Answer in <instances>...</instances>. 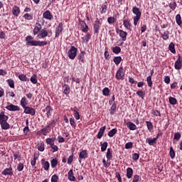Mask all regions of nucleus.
Instances as JSON below:
<instances>
[{"label":"nucleus","mask_w":182,"mask_h":182,"mask_svg":"<svg viewBox=\"0 0 182 182\" xmlns=\"http://www.w3.org/2000/svg\"><path fill=\"white\" fill-rule=\"evenodd\" d=\"M116 32H117V33L119 34V36H120V38L122 39V41L124 42H125V41H127V32H126V31H124L122 29H119V28H117Z\"/></svg>","instance_id":"nucleus-9"},{"label":"nucleus","mask_w":182,"mask_h":182,"mask_svg":"<svg viewBox=\"0 0 182 182\" xmlns=\"http://www.w3.org/2000/svg\"><path fill=\"white\" fill-rule=\"evenodd\" d=\"M117 109V105H116V103L114 102L109 109V113L111 115L114 114V113H116V110Z\"/></svg>","instance_id":"nucleus-35"},{"label":"nucleus","mask_w":182,"mask_h":182,"mask_svg":"<svg viewBox=\"0 0 182 182\" xmlns=\"http://www.w3.org/2000/svg\"><path fill=\"white\" fill-rule=\"evenodd\" d=\"M132 13L136 15V16L134 17V25L136 26L141 17V11H140V9L137 8V6H134L132 9Z\"/></svg>","instance_id":"nucleus-2"},{"label":"nucleus","mask_w":182,"mask_h":182,"mask_svg":"<svg viewBox=\"0 0 182 182\" xmlns=\"http://www.w3.org/2000/svg\"><path fill=\"white\" fill-rule=\"evenodd\" d=\"M151 114H154V116H156V117L161 116V113H160V111H159L157 109H152Z\"/></svg>","instance_id":"nucleus-58"},{"label":"nucleus","mask_w":182,"mask_h":182,"mask_svg":"<svg viewBox=\"0 0 182 182\" xmlns=\"http://www.w3.org/2000/svg\"><path fill=\"white\" fill-rule=\"evenodd\" d=\"M168 100H169L170 105H172L173 106H174L175 105H177V99L173 97H169Z\"/></svg>","instance_id":"nucleus-47"},{"label":"nucleus","mask_w":182,"mask_h":182,"mask_svg":"<svg viewBox=\"0 0 182 182\" xmlns=\"http://www.w3.org/2000/svg\"><path fill=\"white\" fill-rule=\"evenodd\" d=\"M50 132H52V129L48 125H47L44 128L36 132V135L42 136V134H43V136H48V134H49V133H50Z\"/></svg>","instance_id":"nucleus-4"},{"label":"nucleus","mask_w":182,"mask_h":182,"mask_svg":"<svg viewBox=\"0 0 182 182\" xmlns=\"http://www.w3.org/2000/svg\"><path fill=\"white\" fill-rule=\"evenodd\" d=\"M168 50H170L171 53L176 54V45L174 44V43H170L168 46Z\"/></svg>","instance_id":"nucleus-34"},{"label":"nucleus","mask_w":182,"mask_h":182,"mask_svg":"<svg viewBox=\"0 0 182 182\" xmlns=\"http://www.w3.org/2000/svg\"><path fill=\"white\" fill-rule=\"evenodd\" d=\"M136 95H137V96H139V97H141V99H144V96L146 95V92L143 90H138L136 92Z\"/></svg>","instance_id":"nucleus-50"},{"label":"nucleus","mask_w":182,"mask_h":182,"mask_svg":"<svg viewBox=\"0 0 182 182\" xmlns=\"http://www.w3.org/2000/svg\"><path fill=\"white\" fill-rule=\"evenodd\" d=\"M105 130L106 126H104L100 129V131L97 135V139H102V137H103V134H105Z\"/></svg>","instance_id":"nucleus-26"},{"label":"nucleus","mask_w":182,"mask_h":182,"mask_svg":"<svg viewBox=\"0 0 182 182\" xmlns=\"http://www.w3.org/2000/svg\"><path fill=\"white\" fill-rule=\"evenodd\" d=\"M1 174L3 176H14V171L12 170V167L5 168L2 172Z\"/></svg>","instance_id":"nucleus-18"},{"label":"nucleus","mask_w":182,"mask_h":182,"mask_svg":"<svg viewBox=\"0 0 182 182\" xmlns=\"http://www.w3.org/2000/svg\"><path fill=\"white\" fill-rule=\"evenodd\" d=\"M75 152V150H72V154L68 157V164H72L73 161V153Z\"/></svg>","instance_id":"nucleus-55"},{"label":"nucleus","mask_w":182,"mask_h":182,"mask_svg":"<svg viewBox=\"0 0 182 182\" xmlns=\"http://www.w3.org/2000/svg\"><path fill=\"white\" fill-rule=\"evenodd\" d=\"M115 77L117 80H123L124 79V73H123V66H121L115 75Z\"/></svg>","instance_id":"nucleus-7"},{"label":"nucleus","mask_w":182,"mask_h":182,"mask_svg":"<svg viewBox=\"0 0 182 182\" xmlns=\"http://www.w3.org/2000/svg\"><path fill=\"white\" fill-rule=\"evenodd\" d=\"M174 68L176 70H180L182 68V61L180 59H177V60L175 62Z\"/></svg>","instance_id":"nucleus-28"},{"label":"nucleus","mask_w":182,"mask_h":182,"mask_svg":"<svg viewBox=\"0 0 182 182\" xmlns=\"http://www.w3.org/2000/svg\"><path fill=\"white\" fill-rule=\"evenodd\" d=\"M6 109L9 110V112H19L21 110V108L18 105H14V104L7 105Z\"/></svg>","instance_id":"nucleus-13"},{"label":"nucleus","mask_w":182,"mask_h":182,"mask_svg":"<svg viewBox=\"0 0 182 182\" xmlns=\"http://www.w3.org/2000/svg\"><path fill=\"white\" fill-rule=\"evenodd\" d=\"M30 80L31 83H33V85H36L38 83V79H37L36 75L33 74L31 77Z\"/></svg>","instance_id":"nucleus-44"},{"label":"nucleus","mask_w":182,"mask_h":182,"mask_svg":"<svg viewBox=\"0 0 182 182\" xmlns=\"http://www.w3.org/2000/svg\"><path fill=\"white\" fill-rule=\"evenodd\" d=\"M42 31V24L41 23H36L33 31V35H39Z\"/></svg>","instance_id":"nucleus-14"},{"label":"nucleus","mask_w":182,"mask_h":182,"mask_svg":"<svg viewBox=\"0 0 182 182\" xmlns=\"http://www.w3.org/2000/svg\"><path fill=\"white\" fill-rule=\"evenodd\" d=\"M79 23L80 25L82 26V31L86 33V32H87L89 31V26H87V24L86 23V22H85V21L79 18L78 19Z\"/></svg>","instance_id":"nucleus-12"},{"label":"nucleus","mask_w":182,"mask_h":182,"mask_svg":"<svg viewBox=\"0 0 182 182\" xmlns=\"http://www.w3.org/2000/svg\"><path fill=\"white\" fill-rule=\"evenodd\" d=\"M20 105H21V107H23V109H24V107L28 106V102L26 101V97H23L21 98V100L20 101Z\"/></svg>","instance_id":"nucleus-38"},{"label":"nucleus","mask_w":182,"mask_h":182,"mask_svg":"<svg viewBox=\"0 0 182 182\" xmlns=\"http://www.w3.org/2000/svg\"><path fill=\"white\" fill-rule=\"evenodd\" d=\"M9 117L8 115L5 114V112L2 111L0 112V123H4V122H8Z\"/></svg>","instance_id":"nucleus-21"},{"label":"nucleus","mask_w":182,"mask_h":182,"mask_svg":"<svg viewBox=\"0 0 182 182\" xmlns=\"http://www.w3.org/2000/svg\"><path fill=\"white\" fill-rule=\"evenodd\" d=\"M122 59L121 56H117L113 58V62L115 63L117 66H119L120 65V63L122 62Z\"/></svg>","instance_id":"nucleus-37"},{"label":"nucleus","mask_w":182,"mask_h":182,"mask_svg":"<svg viewBox=\"0 0 182 182\" xmlns=\"http://www.w3.org/2000/svg\"><path fill=\"white\" fill-rule=\"evenodd\" d=\"M6 82L8 83L9 87L11 89H15V82L12 79H9L6 80Z\"/></svg>","instance_id":"nucleus-41"},{"label":"nucleus","mask_w":182,"mask_h":182,"mask_svg":"<svg viewBox=\"0 0 182 182\" xmlns=\"http://www.w3.org/2000/svg\"><path fill=\"white\" fill-rule=\"evenodd\" d=\"M100 144H101V151H106V149H107V146H108L107 141H105L104 143L100 142Z\"/></svg>","instance_id":"nucleus-46"},{"label":"nucleus","mask_w":182,"mask_h":182,"mask_svg":"<svg viewBox=\"0 0 182 182\" xmlns=\"http://www.w3.org/2000/svg\"><path fill=\"white\" fill-rule=\"evenodd\" d=\"M180 139H181V134H180V132H176L174 134L173 140H177V141H178Z\"/></svg>","instance_id":"nucleus-59"},{"label":"nucleus","mask_w":182,"mask_h":182,"mask_svg":"<svg viewBox=\"0 0 182 182\" xmlns=\"http://www.w3.org/2000/svg\"><path fill=\"white\" fill-rule=\"evenodd\" d=\"M116 133H117V129H112V130H110L108 132V136L109 137H113V136H114V134H116Z\"/></svg>","instance_id":"nucleus-51"},{"label":"nucleus","mask_w":182,"mask_h":182,"mask_svg":"<svg viewBox=\"0 0 182 182\" xmlns=\"http://www.w3.org/2000/svg\"><path fill=\"white\" fill-rule=\"evenodd\" d=\"M132 147H133V142L132 141L127 142L125 144V149H132Z\"/></svg>","instance_id":"nucleus-64"},{"label":"nucleus","mask_w":182,"mask_h":182,"mask_svg":"<svg viewBox=\"0 0 182 182\" xmlns=\"http://www.w3.org/2000/svg\"><path fill=\"white\" fill-rule=\"evenodd\" d=\"M50 164L52 168H55L58 166V159H53L50 161Z\"/></svg>","instance_id":"nucleus-53"},{"label":"nucleus","mask_w":182,"mask_h":182,"mask_svg":"<svg viewBox=\"0 0 182 182\" xmlns=\"http://www.w3.org/2000/svg\"><path fill=\"white\" fill-rule=\"evenodd\" d=\"M43 18H44V19H46L47 21H52V19H53V15L52 14L50 11L46 10L43 14Z\"/></svg>","instance_id":"nucleus-11"},{"label":"nucleus","mask_w":182,"mask_h":182,"mask_svg":"<svg viewBox=\"0 0 182 182\" xmlns=\"http://www.w3.org/2000/svg\"><path fill=\"white\" fill-rule=\"evenodd\" d=\"M87 159V150H82L79 154V162L81 163V160Z\"/></svg>","instance_id":"nucleus-15"},{"label":"nucleus","mask_w":182,"mask_h":182,"mask_svg":"<svg viewBox=\"0 0 182 182\" xmlns=\"http://www.w3.org/2000/svg\"><path fill=\"white\" fill-rule=\"evenodd\" d=\"M18 77L21 82H29V78L25 74H20Z\"/></svg>","instance_id":"nucleus-30"},{"label":"nucleus","mask_w":182,"mask_h":182,"mask_svg":"<svg viewBox=\"0 0 182 182\" xmlns=\"http://www.w3.org/2000/svg\"><path fill=\"white\" fill-rule=\"evenodd\" d=\"M127 127L128 129H129V130H136L137 129V126H136V124L132 122H128L127 123Z\"/></svg>","instance_id":"nucleus-31"},{"label":"nucleus","mask_w":182,"mask_h":182,"mask_svg":"<svg viewBox=\"0 0 182 182\" xmlns=\"http://www.w3.org/2000/svg\"><path fill=\"white\" fill-rule=\"evenodd\" d=\"M127 178H132L133 177V168L130 167L127 168Z\"/></svg>","instance_id":"nucleus-39"},{"label":"nucleus","mask_w":182,"mask_h":182,"mask_svg":"<svg viewBox=\"0 0 182 182\" xmlns=\"http://www.w3.org/2000/svg\"><path fill=\"white\" fill-rule=\"evenodd\" d=\"M41 164L43 166V168H44L46 171H48L49 170V168L50 167V164H49V161H46V159H41Z\"/></svg>","instance_id":"nucleus-17"},{"label":"nucleus","mask_w":182,"mask_h":182,"mask_svg":"<svg viewBox=\"0 0 182 182\" xmlns=\"http://www.w3.org/2000/svg\"><path fill=\"white\" fill-rule=\"evenodd\" d=\"M146 124L149 132H151L153 130V123L150 121H146Z\"/></svg>","instance_id":"nucleus-49"},{"label":"nucleus","mask_w":182,"mask_h":182,"mask_svg":"<svg viewBox=\"0 0 182 182\" xmlns=\"http://www.w3.org/2000/svg\"><path fill=\"white\" fill-rule=\"evenodd\" d=\"M112 52L113 53H115V55H119V53L122 52V48L119 46H115L112 48Z\"/></svg>","instance_id":"nucleus-42"},{"label":"nucleus","mask_w":182,"mask_h":182,"mask_svg":"<svg viewBox=\"0 0 182 182\" xmlns=\"http://www.w3.org/2000/svg\"><path fill=\"white\" fill-rule=\"evenodd\" d=\"M56 122H58V119H53L51 122L48 124V126H49V127L51 129H53V127L56 126Z\"/></svg>","instance_id":"nucleus-60"},{"label":"nucleus","mask_w":182,"mask_h":182,"mask_svg":"<svg viewBox=\"0 0 182 182\" xmlns=\"http://www.w3.org/2000/svg\"><path fill=\"white\" fill-rule=\"evenodd\" d=\"M102 95L104 96H109V95H110V90H109V87H105L102 90Z\"/></svg>","instance_id":"nucleus-52"},{"label":"nucleus","mask_w":182,"mask_h":182,"mask_svg":"<svg viewBox=\"0 0 182 182\" xmlns=\"http://www.w3.org/2000/svg\"><path fill=\"white\" fill-rule=\"evenodd\" d=\"M26 41L28 46H46L48 45V41H33L32 36H26Z\"/></svg>","instance_id":"nucleus-1"},{"label":"nucleus","mask_w":182,"mask_h":182,"mask_svg":"<svg viewBox=\"0 0 182 182\" xmlns=\"http://www.w3.org/2000/svg\"><path fill=\"white\" fill-rule=\"evenodd\" d=\"M86 54V52L85 51H80V54L77 55V59L80 60L82 63H85V55Z\"/></svg>","instance_id":"nucleus-25"},{"label":"nucleus","mask_w":182,"mask_h":182,"mask_svg":"<svg viewBox=\"0 0 182 182\" xmlns=\"http://www.w3.org/2000/svg\"><path fill=\"white\" fill-rule=\"evenodd\" d=\"M77 55V48L72 46L68 52V55L70 59L73 60Z\"/></svg>","instance_id":"nucleus-5"},{"label":"nucleus","mask_w":182,"mask_h":182,"mask_svg":"<svg viewBox=\"0 0 182 182\" xmlns=\"http://www.w3.org/2000/svg\"><path fill=\"white\" fill-rule=\"evenodd\" d=\"M161 37L164 39V41H167L170 38V31H164L163 33H161Z\"/></svg>","instance_id":"nucleus-22"},{"label":"nucleus","mask_w":182,"mask_h":182,"mask_svg":"<svg viewBox=\"0 0 182 182\" xmlns=\"http://www.w3.org/2000/svg\"><path fill=\"white\" fill-rule=\"evenodd\" d=\"M151 76H148L146 77V82L148 84L149 87H151V86H153V81H151Z\"/></svg>","instance_id":"nucleus-57"},{"label":"nucleus","mask_w":182,"mask_h":182,"mask_svg":"<svg viewBox=\"0 0 182 182\" xmlns=\"http://www.w3.org/2000/svg\"><path fill=\"white\" fill-rule=\"evenodd\" d=\"M169 156L171 159H174V157H176V151H174V149H173V146L170 147Z\"/></svg>","instance_id":"nucleus-48"},{"label":"nucleus","mask_w":182,"mask_h":182,"mask_svg":"<svg viewBox=\"0 0 182 182\" xmlns=\"http://www.w3.org/2000/svg\"><path fill=\"white\" fill-rule=\"evenodd\" d=\"M26 21H32L33 19V14H30L29 13H26L23 16Z\"/></svg>","instance_id":"nucleus-40"},{"label":"nucleus","mask_w":182,"mask_h":182,"mask_svg":"<svg viewBox=\"0 0 182 182\" xmlns=\"http://www.w3.org/2000/svg\"><path fill=\"white\" fill-rule=\"evenodd\" d=\"M107 5H109L107 4V1L104 2L101 5V8H100V14H101V15H103V14H106V12H107Z\"/></svg>","instance_id":"nucleus-19"},{"label":"nucleus","mask_w":182,"mask_h":182,"mask_svg":"<svg viewBox=\"0 0 182 182\" xmlns=\"http://www.w3.org/2000/svg\"><path fill=\"white\" fill-rule=\"evenodd\" d=\"M147 143L149 144V146H154V144H156V143H157V137H154L153 139H146Z\"/></svg>","instance_id":"nucleus-33"},{"label":"nucleus","mask_w":182,"mask_h":182,"mask_svg":"<svg viewBox=\"0 0 182 182\" xmlns=\"http://www.w3.org/2000/svg\"><path fill=\"white\" fill-rule=\"evenodd\" d=\"M100 28H102V21L99 18H97L94 23V33L99 35V31H100Z\"/></svg>","instance_id":"nucleus-6"},{"label":"nucleus","mask_w":182,"mask_h":182,"mask_svg":"<svg viewBox=\"0 0 182 182\" xmlns=\"http://www.w3.org/2000/svg\"><path fill=\"white\" fill-rule=\"evenodd\" d=\"M70 124L73 127L74 129L76 128V122H75V119L73 118H70Z\"/></svg>","instance_id":"nucleus-62"},{"label":"nucleus","mask_w":182,"mask_h":182,"mask_svg":"<svg viewBox=\"0 0 182 182\" xmlns=\"http://www.w3.org/2000/svg\"><path fill=\"white\" fill-rule=\"evenodd\" d=\"M169 7L171 9H172V11H175L176 8H177V3L176 1L171 3L169 4Z\"/></svg>","instance_id":"nucleus-63"},{"label":"nucleus","mask_w":182,"mask_h":182,"mask_svg":"<svg viewBox=\"0 0 182 182\" xmlns=\"http://www.w3.org/2000/svg\"><path fill=\"white\" fill-rule=\"evenodd\" d=\"M68 178L70 181H75L76 178L73 175V169H70L68 173Z\"/></svg>","instance_id":"nucleus-24"},{"label":"nucleus","mask_w":182,"mask_h":182,"mask_svg":"<svg viewBox=\"0 0 182 182\" xmlns=\"http://www.w3.org/2000/svg\"><path fill=\"white\" fill-rule=\"evenodd\" d=\"M106 157H107V160H112V159L113 158V154H112V149H110V148L107 149Z\"/></svg>","instance_id":"nucleus-36"},{"label":"nucleus","mask_w":182,"mask_h":182,"mask_svg":"<svg viewBox=\"0 0 182 182\" xmlns=\"http://www.w3.org/2000/svg\"><path fill=\"white\" fill-rule=\"evenodd\" d=\"M46 36H48V38H50V36H52L51 29H48V30L46 28L41 29V31H40V33L37 35V37L39 39H45Z\"/></svg>","instance_id":"nucleus-3"},{"label":"nucleus","mask_w":182,"mask_h":182,"mask_svg":"<svg viewBox=\"0 0 182 182\" xmlns=\"http://www.w3.org/2000/svg\"><path fill=\"white\" fill-rule=\"evenodd\" d=\"M123 25L124 28L127 29V31H132V24L130 23L129 21L123 20Z\"/></svg>","instance_id":"nucleus-29"},{"label":"nucleus","mask_w":182,"mask_h":182,"mask_svg":"<svg viewBox=\"0 0 182 182\" xmlns=\"http://www.w3.org/2000/svg\"><path fill=\"white\" fill-rule=\"evenodd\" d=\"M63 31V23H59L55 31V38H59L60 33Z\"/></svg>","instance_id":"nucleus-10"},{"label":"nucleus","mask_w":182,"mask_h":182,"mask_svg":"<svg viewBox=\"0 0 182 182\" xmlns=\"http://www.w3.org/2000/svg\"><path fill=\"white\" fill-rule=\"evenodd\" d=\"M63 87L64 88V95H66L67 97L69 96V94L70 93V86H69L68 84H64Z\"/></svg>","instance_id":"nucleus-23"},{"label":"nucleus","mask_w":182,"mask_h":182,"mask_svg":"<svg viewBox=\"0 0 182 182\" xmlns=\"http://www.w3.org/2000/svg\"><path fill=\"white\" fill-rule=\"evenodd\" d=\"M92 38V35L90 33H87L84 37L82 38V42L84 43H89V41H90V38Z\"/></svg>","instance_id":"nucleus-32"},{"label":"nucleus","mask_w":182,"mask_h":182,"mask_svg":"<svg viewBox=\"0 0 182 182\" xmlns=\"http://www.w3.org/2000/svg\"><path fill=\"white\" fill-rule=\"evenodd\" d=\"M55 138H47L46 139V143H47L50 146H52V144H55Z\"/></svg>","instance_id":"nucleus-45"},{"label":"nucleus","mask_w":182,"mask_h":182,"mask_svg":"<svg viewBox=\"0 0 182 182\" xmlns=\"http://www.w3.org/2000/svg\"><path fill=\"white\" fill-rule=\"evenodd\" d=\"M176 21L177 25H178L179 26H181L182 21H181V16L180 14H177L176 16Z\"/></svg>","instance_id":"nucleus-43"},{"label":"nucleus","mask_w":182,"mask_h":182,"mask_svg":"<svg viewBox=\"0 0 182 182\" xmlns=\"http://www.w3.org/2000/svg\"><path fill=\"white\" fill-rule=\"evenodd\" d=\"M107 22L109 23V25H113V23H116V18H114V17L110 16L107 18Z\"/></svg>","instance_id":"nucleus-56"},{"label":"nucleus","mask_w":182,"mask_h":182,"mask_svg":"<svg viewBox=\"0 0 182 182\" xmlns=\"http://www.w3.org/2000/svg\"><path fill=\"white\" fill-rule=\"evenodd\" d=\"M38 150H39V151H45V144L43 142H41L38 144Z\"/></svg>","instance_id":"nucleus-54"},{"label":"nucleus","mask_w":182,"mask_h":182,"mask_svg":"<svg viewBox=\"0 0 182 182\" xmlns=\"http://www.w3.org/2000/svg\"><path fill=\"white\" fill-rule=\"evenodd\" d=\"M0 124L2 130H9V129H11V125L6 121L0 123Z\"/></svg>","instance_id":"nucleus-27"},{"label":"nucleus","mask_w":182,"mask_h":182,"mask_svg":"<svg viewBox=\"0 0 182 182\" xmlns=\"http://www.w3.org/2000/svg\"><path fill=\"white\" fill-rule=\"evenodd\" d=\"M12 14L14 16H19V14H21V9L18 6H14L12 8Z\"/></svg>","instance_id":"nucleus-20"},{"label":"nucleus","mask_w":182,"mask_h":182,"mask_svg":"<svg viewBox=\"0 0 182 182\" xmlns=\"http://www.w3.org/2000/svg\"><path fill=\"white\" fill-rule=\"evenodd\" d=\"M23 109V113H25L26 114H31V116H35V114H36V109H35V108L26 106L24 107Z\"/></svg>","instance_id":"nucleus-8"},{"label":"nucleus","mask_w":182,"mask_h":182,"mask_svg":"<svg viewBox=\"0 0 182 182\" xmlns=\"http://www.w3.org/2000/svg\"><path fill=\"white\" fill-rule=\"evenodd\" d=\"M59 181V176L54 174L51 177V182H58Z\"/></svg>","instance_id":"nucleus-61"},{"label":"nucleus","mask_w":182,"mask_h":182,"mask_svg":"<svg viewBox=\"0 0 182 182\" xmlns=\"http://www.w3.org/2000/svg\"><path fill=\"white\" fill-rule=\"evenodd\" d=\"M44 112H46V114L47 117L49 119L50 116H52V113H53V108L52 107L47 105L44 109Z\"/></svg>","instance_id":"nucleus-16"}]
</instances>
